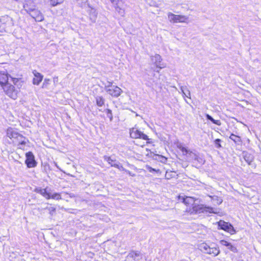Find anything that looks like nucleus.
Wrapping results in <instances>:
<instances>
[{
    "label": "nucleus",
    "mask_w": 261,
    "mask_h": 261,
    "mask_svg": "<svg viewBox=\"0 0 261 261\" xmlns=\"http://www.w3.org/2000/svg\"><path fill=\"white\" fill-rule=\"evenodd\" d=\"M56 166L58 168H59L57 164H56Z\"/></svg>",
    "instance_id": "obj_48"
},
{
    "label": "nucleus",
    "mask_w": 261,
    "mask_h": 261,
    "mask_svg": "<svg viewBox=\"0 0 261 261\" xmlns=\"http://www.w3.org/2000/svg\"><path fill=\"white\" fill-rule=\"evenodd\" d=\"M219 243L221 245H222L223 246H225L226 247H227V246L229 245V243L224 240H220Z\"/></svg>",
    "instance_id": "obj_33"
},
{
    "label": "nucleus",
    "mask_w": 261,
    "mask_h": 261,
    "mask_svg": "<svg viewBox=\"0 0 261 261\" xmlns=\"http://www.w3.org/2000/svg\"><path fill=\"white\" fill-rule=\"evenodd\" d=\"M130 136L133 139H142L144 140H148V136L139 130L136 127H133L130 129L129 131Z\"/></svg>",
    "instance_id": "obj_6"
},
{
    "label": "nucleus",
    "mask_w": 261,
    "mask_h": 261,
    "mask_svg": "<svg viewBox=\"0 0 261 261\" xmlns=\"http://www.w3.org/2000/svg\"><path fill=\"white\" fill-rule=\"evenodd\" d=\"M191 213L195 214L201 213L205 214H218L219 213V210L211 206H207L203 204H198L194 205L193 206V211Z\"/></svg>",
    "instance_id": "obj_2"
},
{
    "label": "nucleus",
    "mask_w": 261,
    "mask_h": 261,
    "mask_svg": "<svg viewBox=\"0 0 261 261\" xmlns=\"http://www.w3.org/2000/svg\"><path fill=\"white\" fill-rule=\"evenodd\" d=\"M50 198L56 200H60L61 199V196L59 193H56L51 195H50Z\"/></svg>",
    "instance_id": "obj_28"
},
{
    "label": "nucleus",
    "mask_w": 261,
    "mask_h": 261,
    "mask_svg": "<svg viewBox=\"0 0 261 261\" xmlns=\"http://www.w3.org/2000/svg\"><path fill=\"white\" fill-rule=\"evenodd\" d=\"M147 169H148V170L151 172V173H152L153 172H160V171L159 169H158V170H156L151 167H149V166H147Z\"/></svg>",
    "instance_id": "obj_34"
},
{
    "label": "nucleus",
    "mask_w": 261,
    "mask_h": 261,
    "mask_svg": "<svg viewBox=\"0 0 261 261\" xmlns=\"http://www.w3.org/2000/svg\"><path fill=\"white\" fill-rule=\"evenodd\" d=\"M18 141H19V143L18 145H25L26 143L25 139L23 137V139L19 138V139H17Z\"/></svg>",
    "instance_id": "obj_35"
},
{
    "label": "nucleus",
    "mask_w": 261,
    "mask_h": 261,
    "mask_svg": "<svg viewBox=\"0 0 261 261\" xmlns=\"http://www.w3.org/2000/svg\"><path fill=\"white\" fill-rule=\"evenodd\" d=\"M26 160L25 164L28 168L35 167L37 165V163L35 160V157L33 153L31 151L27 152L25 154Z\"/></svg>",
    "instance_id": "obj_8"
},
{
    "label": "nucleus",
    "mask_w": 261,
    "mask_h": 261,
    "mask_svg": "<svg viewBox=\"0 0 261 261\" xmlns=\"http://www.w3.org/2000/svg\"><path fill=\"white\" fill-rule=\"evenodd\" d=\"M199 162H200V163H203V160H202V159H200V160H199Z\"/></svg>",
    "instance_id": "obj_41"
},
{
    "label": "nucleus",
    "mask_w": 261,
    "mask_h": 261,
    "mask_svg": "<svg viewBox=\"0 0 261 261\" xmlns=\"http://www.w3.org/2000/svg\"><path fill=\"white\" fill-rule=\"evenodd\" d=\"M75 1L80 7H83L86 5L88 0H75Z\"/></svg>",
    "instance_id": "obj_27"
},
{
    "label": "nucleus",
    "mask_w": 261,
    "mask_h": 261,
    "mask_svg": "<svg viewBox=\"0 0 261 261\" xmlns=\"http://www.w3.org/2000/svg\"><path fill=\"white\" fill-rule=\"evenodd\" d=\"M9 77L8 75L5 71H1L0 72V84L2 86H4L5 85L8 84Z\"/></svg>",
    "instance_id": "obj_14"
},
{
    "label": "nucleus",
    "mask_w": 261,
    "mask_h": 261,
    "mask_svg": "<svg viewBox=\"0 0 261 261\" xmlns=\"http://www.w3.org/2000/svg\"><path fill=\"white\" fill-rule=\"evenodd\" d=\"M35 77L33 79V84L34 85H38L43 79V75L37 72L36 71H33Z\"/></svg>",
    "instance_id": "obj_13"
},
{
    "label": "nucleus",
    "mask_w": 261,
    "mask_h": 261,
    "mask_svg": "<svg viewBox=\"0 0 261 261\" xmlns=\"http://www.w3.org/2000/svg\"><path fill=\"white\" fill-rule=\"evenodd\" d=\"M194 156H195V159H197V158H196L197 156H196V154H194Z\"/></svg>",
    "instance_id": "obj_46"
},
{
    "label": "nucleus",
    "mask_w": 261,
    "mask_h": 261,
    "mask_svg": "<svg viewBox=\"0 0 261 261\" xmlns=\"http://www.w3.org/2000/svg\"><path fill=\"white\" fill-rule=\"evenodd\" d=\"M218 226L219 229L224 230L231 234H234L236 232V230L232 225L230 223L224 221L220 220L218 222Z\"/></svg>",
    "instance_id": "obj_5"
},
{
    "label": "nucleus",
    "mask_w": 261,
    "mask_h": 261,
    "mask_svg": "<svg viewBox=\"0 0 261 261\" xmlns=\"http://www.w3.org/2000/svg\"><path fill=\"white\" fill-rule=\"evenodd\" d=\"M3 89L7 95L13 99H16L17 97L18 90L10 84H7L3 86Z\"/></svg>",
    "instance_id": "obj_4"
},
{
    "label": "nucleus",
    "mask_w": 261,
    "mask_h": 261,
    "mask_svg": "<svg viewBox=\"0 0 261 261\" xmlns=\"http://www.w3.org/2000/svg\"><path fill=\"white\" fill-rule=\"evenodd\" d=\"M178 148L180 149V150L182 152L184 155H186L190 152L191 153L192 152L188 150L186 147L182 146L181 145H178Z\"/></svg>",
    "instance_id": "obj_22"
},
{
    "label": "nucleus",
    "mask_w": 261,
    "mask_h": 261,
    "mask_svg": "<svg viewBox=\"0 0 261 261\" xmlns=\"http://www.w3.org/2000/svg\"><path fill=\"white\" fill-rule=\"evenodd\" d=\"M229 138L233 141L236 143H239L241 142L240 138L233 134H231Z\"/></svg>",
    "instance_id": "obj_23"
},
{
    "label": "nucleus",
    "mask_w": 261,
    "mask_h": 261,
    "mask_svg": "<svg viewBox=\"0 0 261 261\" xmlns=\"http://www.w3.org/2000/svg\"><path fill=\"white\" fill-rule=\"evenodd\" d=\"M127 257L133 258L134 261H139L142 258V254L139 251H132L128 253Z\"/></svg>",
    "instance_id": "obj_12"
},
{
    "label": "nucleus",
    "mask_w": 261,
    "mask_h": 261,
    "mask_svg": "<svg viewBox=\"0 0 261 261\" xmlns=\"http://www.w3.org/2000/svg\"><path fill=\"white\" fill-rule=\"evenodd\" d=\"M57 79H58V77H56V79H55V78H54V81H57Z\"/></svg>",
    "instance_id": "obj_45"
},
{
    "label": "nucleus",
    "mask_w": 261,
    "mask_h": 261,
    "mask_svg": "<svg viewBox=\"0 0 261 261\" xmlns=\"http://www.w3.org/2000/svg\"><path fill=\"white\" fill-rule=\"evenodd\" d=\"M180 89L181 93H182L183 97H187L188 98H190V96H191L190 92L187 89L186 86H181L180 87Z\"/></svg>",
    "instance_id": "obj_18"
},
{
    "label": "nucleus",
    "mask_w": 261,
    "mask_h": 261,
    "mask_svg": "<svg viewBox=\"0 0 261 261\" xmlns=\"http://www.w3.org/2000/svg\"><path fill=\"white\" fill-rule=\"evenodd\" d=\"M6 19H7V21L10 20V21H12V19L10 17L7 16Z\"/></svg>",
    "instance_id": "obj_37"
},
{
    "label": "nucleus",
    "mask_w": 261,
    "mask_h": 261,
    "mask_svg": "<svg viewBox=\"0 0 261 261\" xmlns=\"http://www.w3.org/2000/svg\"><path fill=\"white\" fill-rule=\"evenodd\" d=\"M106 91L113 97H117L122 92L121 88L117 86L113 85L112 83L108 82L107 85H105Z\"/></svg>",
    "instance_id": "obj_3"
},
{
    "label": "nucleus",
    "mask_w": 261,
    "mask_h": 261,
    "mask_svg": "<svg viewBox=\"0 0 261 261\" xmlns=\"http://www.w3.org/2000/svg\"><path fill=\"white\" fill-rule=\"evenodd\" d=\"M186 94H188V92L187 91H186Z\"/></svg>",
    "instance_id": "obj_47"
},
{
    "label": "nucleus",
    "mask_w": 261,
    "mask_h": 261,
    "mask_svg": "<svg viewBox=\"0 0 261 261\" xmlns=\"http://www.w3.org/2000/svg\"><path fill=\"white\" fill-rule=\"evenodd\" d=\"M259 88H261V83H260V84H259V85L258 87H257V89L259 90Z\"/></svg>",
    "instance_id": "obj_39"
},
{
    "label": "nucleus",
    "mask_w": 261,
    "mask_h": 261,
    "mask_svg": "<svg viewBox=\"0 0 261 261\" xmlns=\"http://www.w3.org/2000/svg\"><path fill=\"white\" fill-rule=\"evenodd\" d=\"M17 81V79H14L13 80V82L14 84Z\"/></svg>",
    "instance_id": "obj_38"
},
{
    "label": "nucleus",
    "mask_w": 261,
    "mask_h": 261,
    "mask_svg": "<svg viewBox=\"0 0 261 261\" xmlns=\"http://www.w3.org/2000/svg\"><path fill=\"white\" fill-rule=\"evenodd\" d=\"M49 81V80H48H48L47 79H45L44 82H48V81Z\"/></svg>",
    "instance_id": "obj_42"
},
{
    "label": "nucleus",
    "mask_w": 261,
    "mask_h": 261,
    "mask_svg": "<svg viewBox=\"0 0 261 261\" xmlns=\"http://www.w3.org/2000/svg\"><path fill=\"white\" fill-rule=\"evenodd\" d=\"M179 199L181 200L182 201L186 204L190 205V204H193L194 203V199L192 197H179Z\"/></svg>",
    "instance_id": "obj_17"
},
{
    "label": "nucleus",
    "mask_w": 261,
    "mask_h": 261,
    "mask_svg": "<svg viewBox=\"0 0 261 261\" xmlns=\"http://www.w3.org/2000/svg\"><path fill=\"white\" fill-rule=\"evenodd\" d=\"M47 210L49 211V213L51 216H53L56 212V208L53 207H47Z\"/></svg>",
    "instance_id": "obj_32"
},
{
    "label": "nucleus",
    "mask_w": 261,
    "mask_h": 261,
    "mask_svg": "<svg viewBox=\"0 0 261 261\" xmlns=\"http://www.w3.org/2000/svg\"><path fill=\"white\" fill-rule=\"evenodd\" d=\"M57 79H58V77H56V79H55V78H54V81H57Z\"/></svg>",
    "instance_id": "obj_43"
},
{
    "label": "nucleus",
    "mask_w": 261,
    "mask_h": 261,
    "mask_svg": "<svg viewBox=\"0 0 261 261\" xmlns=\"http://www.w3.org/2000/svg\"><path fill=\"white\" fill-rule=\"evenodd\" d=\"M210 197L211 198V200L214 202H216V204L217 205H219L220 204L223 200H222V199L219 197L218 196H210Z\"/></svg>",
    "instance_id": "obj_21"
},
{
    "label": "nucleus",
    "mask_w": 261,
    "mask_h": 261,
    "mask_svg": "<svg viewBox=\"0 0 261 261\" xmlns=\"http://www.w3.org/2000/svg\"><path fill=\"white\" fill-rule=\"evenodd\" d=\"M221 141V140L219 139H217L215 140V145L216 148H220L221 147V145L220 144Z\"/></svg>",
    "instance_id": "obj_31"
},
{
    "label": "nucleus",
    "mask_w": 261,
    "mask_h": 261,
    "mask_svg": "<svg viewBox=\"0 0 261 261\" xmlns=\"http://www.w3.org/2000/svg\"><path fill=\"white\" fill-rule=\"evenodd\" d=\"M116 11L121 16H123L124 14V10L120 8L118 5L114 6Z\"/></svg>",
    "instance_id": "obj_26"
},
{
    "label": "nucleus",
    "mask_w": 261,
    "mask_h": 261,
    "mask_svg": "<svg viewBox=\"0 0 261 261\" xmlns=\"http://www.w3.org/2000/svg\"><path fill=\"white\" fill-rule=\"evenodd\" d=\"M162 57L159 54H155L153 56L151 57V60L152 62L155 65L157 68L162 69L165 67V66L161 64Z\"/></svg>",
    "instance_id": "obj_9"
},
{
    "label": "nucleus",
    "mask_w": 261,
    "mask_h": 261,
    "mask_svg": "<svg viewBox=\"0 0 261 261\" xmlns=\"http://www.w3.org/2000/svg\"><path fill=\"white\" fill-rule=\"evenodd\" d=\"M105 112L107 114V117L110 119V121H112L113 118L112 111L109 109H107L105 110Z\"/></svg>",
    "instance_id": "obj_25"
},
{
    "label": "nucleus",
    "mask_w": 261,
    "mask_h": 261,
    "mask_svg": "<svg viewBox=\"0 0 261 261\" xmlns=\"http://www.w3.org/2000/svg\"><path fill=\"white\" fill-rule=\"evenodd\" d=\"M168 17L170 21L174 23L186 22L188 19L185 15H175L171 12L168 14Z\"/></svg>",
    "instance_id": "obj_7"
},
{
    "label": "nucleus",
    "mask_w": 261,
    "mask_h": 261,
    "mask_svg": "<svg viewBox=\"0 0 261 261\" xmlns=\"http://www.w3.org/2000/svg\"><path fill=\"white\" fill-rule=\"evenodd\" d=\"M105 160L109 162V164L111 163V162L113 161V160L111 159L110 157H105Z\"/></svg>",
    "instance_id": "obj_36"
},
{
    "label": "nucleus",
    "mask_w": 261,
    "mask_h": 261,
    "mask_svg": "<svg viewBox=\"0 0 261 261\" xmlns=\"http://www.w3.org/2000/svg\"><path fill=\"white\" fill-rule=\"evenodd\" d=\"M227 247L228 248V249H229L230 251H231L233 252H237V251H238L237 248L235 246L231 245V244L230 243H229V245L227 246Z\"/></svg>",
    "instance_id": "obj_29"
},
{
    "label": "nucleus",
    "mask_w": 261,
    "mask_h": 261,
    "mask_svg": "<svg viewBox=\"0 0 261 261\" xmlns=\"http://www.w3.org/2000/svg\"><path fill=\"white\" fill-rule=\"evenodd\" d=\"M87 12L89 15V18L92 22H95L97 18V12L95 9L88 5Z\"/></svg>",
    "instance_id": "obj_11"
},
{
    "label": "nucleus",
    "mask_w": 261,
    "mask_h": 261,
    "mask_svg": "<svg viewBox=\"0 0 261 261\" xmlns=\"http://www.w3.org/2000/svg\"><path fill=\"white\" fill-rule=\"evenodd\" d=\"M244 159L245 161L249 164L250 165L254 160V156L251 153L248 152H244Z\"/></svg>",
    "instance_id": "obj_16"
},
{
    "label": "nucleus",
    "mask_w": 261,
    "mask_h": 261,
    "mask_svg": "<svg viewBox=\"0 0 261 261\" xmlns=\"http://www.w3.org/2000/svg\"><path fill=\"white\" fill-rule=\"evenodd\" d=\"M64 0H50V5L52 7H55L63 3Z\"/></svg>",
    "instance_id": "obj_24"
},
{
    "label": "nucleus",
    "mask_w": 261,
    "mask_h": 261,
    "mask_svg": "<svg viewBox=\"0 0 261 261\" xmlns=\"http://www.w3.org/2000/svg\"><path fill=\"white\" fill-rule=\"evenodd\" d=\"M227 247L228 248V249H229L230 251H231L233 252H237V251H238L237 248L235 246L231 245V244L230 243H229V245L227 246Z\"/></svg>",
    "instance_id": "obj_30"
},
{
    "label": "nucleus",
    "mask_w": 261,
    "mask_h": 261,
    "mask_svg": "<svg viewBox=\"0 0 261 261\" xmlns=\"http://www.w3.org/2000/svg\"><path fill=\"white\" fill-rule=\"evenodd\" d=\"M96 105L98 107H102L105 104V99L100 96H97L95 97Z\"/></svg>",
    "instance_id": "obj_19"
},
{
    "label": "nucleus",
    "mask_w": 261,
    "mask_h": 261,
    "mask_svg": "<svg viewBox=\"0 0 261 261\" xmlns=\"http://www.w3.org/2000/svg\"><path fill=\"white\" fill-rule=\"evenodd\" d=\"M57 79H58V77H56V79H55V78H54V81H57Z\"/></svg>",
    "instance_id": "obj_44"
},
{
    "label": "nucleus",
    "mask_w": 261,
    "mask_h": 261,
    "mask_svg": "<svg viewBox=\"0 0 261 261\" xmlns=\"http://www.w3.org/2000/svg\"><path fill=\"white\" fill-rule=\"evenodd\" d=\"M7 135L10 139H19V138L23 139V136L18 133L16 130L12 128H8L7 130Z\"/></svg>",
    "instance_id": "obj_10"
},
{
    "label": "nucleus",
    "mask_w": 261,
    "mask_h": 261,
    "mask_svg": "<svg viewBox=\"0 0 261 261\" xmlns=\"http://www.w3.org/2000/svg\"><path fill=\"white\" fill-rule=\"evenodd\" d=\"M198 248L203 253L211 255L213 257L217 256L220 252L219 247L214 243L209 245L206 243H202L199 245Z\"/></svg>",
    "instance_id": "obj_1"
},
{
    "label": "nucleus",
    "mask_w": 261,
    "mask_h": 261,
    "mask_svg": "<svg viewBox=\"0 0 261 261\" xmlns=\"http://www.w3.org/2000/svg\"><path fill=\"white\" fill-rule=\"evenodd\" d=\"M206 118L207 119L211 121L213 123L217 125H221V122L220 120H215L211 116H210L208 114L206 115Z\"/></svg>",
    "instance_id": "obj_20"
},
{
    "label": "nucleus",
    "mask_w": 261,
    "mask_h": 261,
    "mask_svg": "<svg viewBox=\"0 0 261 261\" xmlns=\"http://www.w3.org/2000/svg\"><path fill=\"white\" fill-rule=\"evenodd\" d=\"M35 192L40 194L47 199L50 198V194L47 192L46 189L37 188L35 189Z\"/></svg>",
    "instance_id": "obj_15"
},
{
    "label": "nucleus",
    "mask_w": 261,
    "mask_h": 261,
    "mask_svg": "<svg viewBox=\"0 0 261 261\" xmlns=\"http://www.w3.org/2000/svg\"><path fill=\"white\" fill-rule=\"evenodd\" d=\"M199 162H200V163H203V160H202V159H200V160H199Z\"/></svg>",
    "instance_id": "obj_40"
}]
</instances>
